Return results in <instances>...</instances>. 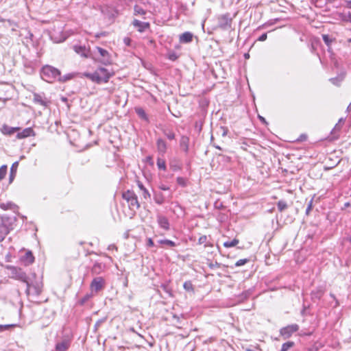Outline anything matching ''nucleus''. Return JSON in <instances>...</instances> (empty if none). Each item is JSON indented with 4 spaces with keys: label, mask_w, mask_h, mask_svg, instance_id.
I'll return each mask as SVG.
<instances>
[{
    "label": "nucleus",
    "mask_w": 351,
    "mask_h": 351,
    "mask_svg": "<svg viewBox=\"0 0 351 351\" xmlns=\"http://www.w3.org/2000/svg\"><path fill=\"white\" fill-rule=\"evenodd\" d=\"M342 126L340 124H337L335 125L333 129L330 132V138L332 140H337L339 138L340 136V132L341 130Z\"/></svg>",
    "instance_id": "25"
},
{
    "label": "nucleus",
    "mask_w": 351,
    "mask_h": 351,
    "mask_svg": "<svg viewBox=\"0 0 351 351\" xmlns=\"http://www.w3.org/2000/svg\"><path fill=\"white\" fill-rule=\"evenodd\" d=\"M176 181L178 185L182 187H185L187 186V180L183 177H178L176 178Z\"/></svg>",
    "instance_id": "43"
},
{
    "label": "nucleus",
    "mask_w": 351,
    "mask_h": 351,
    "mask_svg": "<svg viewBox=\"0 0 351 351\" xmlns=\"http://www.w3.org/2000/svg\"><path fill=\"white\" fill-rule=\"evenodd\" d=\"M249 261L250 260L247 258L240 259L236 262L235 267H240L244 265L245 263H248Z\"/></svg>",
    "instance_id": "49"
},
{
    "label": "nucleus",
    "mask_w": 351,
    "mask_h": 351,
    "mask_svg": "<svg viewBox=\"0 0 351 351\" xmlns=\"http://www.w3.org/2000/svg\"><path fill=\"white\" fill-rule=\"evenodd\" d=\"M345 123V119L343 118H341L339 119L338 123L337 124H340V125L343 126Z\"/></svg>",
    "instance_id": "63"
},
{
    "label": "nucleus",
    "mask_w": 351,
    "mask_h": 351,
    "mask_svg": "<svg viewBox=\"0 0 351 351\" xmlns=\"http://www.w3.org/2000/svg\"><path fill=\"white\" fill-rule=\"evenodd\" d=\"M7 22L8 23L9 25L11 26V31L12 32H15L17 31V27H19L18 23L10 19H8Z\"/></svg>",
    "instance_id": "44"
},
{
    "label": "nucleus",
    "mask_w": 351,
    "mask_h": 351,
    "mask_svg": "<svg viewBox=\"0 0 351 351\" xmlns=\"http://www.w3.org/2000/svg\"><path fill=\"white\" fill-rule=\"evenodd\" d=\"M294 346V342L287 341L282 345V348L280 351H287L289 349Z\"/></svg>",
    "instance_id": "42"
},
{
    "label": "nucleus",
    "mask_w": 351,
    "mask_h": 351,
    "mask_svg": "<svg viewBox=\"0 0 351 351\" xmlns=\"http://www.w3.org/2000/svg\"><path fill=\"white\" fill-rule=\"evenodd\" d=\"M71 340L70 339H64L58 342L55 346L56 351H66L71 346Z\"/></svg>",
    "instance_id": "12"
},
{
    "label": "nucleus",
    "mask_w": 351,
    "mask_h": 351,
    "mask_svg": "<svg viewBox=\"0 0 351 351\" xmlns=\"http://www.w3.org/2000/svg\"><path fill=\"white\" fill-rule=\"evenodd\" d=\"M278 210L282 212L288 208V205L285 200H280L277 203Z\"/></svg>",
    "instance_id": "34"
},
{
    "label": "nucleus",
    "mask_w": 351,
    "mask_h": 351,
    "mask_svg": "<svg viewBox=\"0 0 351 351\" xmlns=\"http://www.w3.org/2000/svg\"><path fill=\"white\" fill-rule=\"evenodd\" d=\"M156 164L159 169H162L163 171L167 169L165 160L161 157H158Z\"/></svg>",
    "instance_id": "33"
},
{
    "label": "nucleus",
    "mask_w": 351,
    "mask_h": 351,
    "mask_svg": "<svg viewBox=\"0 0 351 351\" xmlns=\"http://www.w3.org/2000/svg\"><path fill=\"white\" fill-rule=\"evenodd\" d=\"M239 243V239H234L232 241H228L224 242L223 246L227 248L232 247L236 246Z\"/></svg>",
    "instance_id": "36"
},
{
    "label": "nucleus",
    "mask_w": 351,
    "mask_h": 351,
    "mask_svg": "<svg viewBox=\"0 0 351 351\" xmlns=\"http://www.w3.org/2000/svg\"><path fill=\"white\" fill-rule=\"evenodd\" d=\"M93 295L92 293H87L83 298H82L79 301L78 304L81 306L84 305L91 298Z\"/></svg>",
    "instance_id": "39"
},
{
    "label": "nucleus",
    "mask_w": 351,
    "mask_h": 351,
    "mask_svg": "<svg viewBox=\"0 0 351 351\" xmlns=\"http://www.w3.org/2000/svg\"><path fill=\"white\" fill-rule=\"evenodd\" d=\"M11 271L12 278L25 282L29 278L26 273L21 269L14 266L9 267Z\"/></svg>",
    "instance_id": "6"
},
{
    "label": "nucleus",
    "mask_w": 351,
    "mask_h": 351,
    "mask_svg": "<svg viewBox=\"0 0 351 351\" xmlns=\"http://www.w3.org/2000/svg\"><path fill=\"white\" fill-rule=\"evenodd\" d=\"M147 245L148 247H153L154 245V241L151 238L148 239Z\"/></svg>",
    "instance_id": "60"
},
{
    "label": "nucleus",
    "mask_w": 351,
    "mask_h": 351,
    "mask_svg": "<svg viewBox=\"0 0 351 351\" xmlns=\"http://www.w3.org/2000/svg\"><path fill=\"white\" fill-rule=\"evenodd\" d=\"M198 243L200 245L204 243L205 247H206V246L212 247L213 246V244L208 242V237L206 235H203L199 238Z\"/></svg>",
    "instance_id": "38"
},
{
    "label": "nucleus",
    "mask_w": 351,
    "mask_h": 351,
    "mask_svg": "<svg viewBox=\"0 0 351 351\" xmlns=\"http://www.w3.org/2000/svg\"><path fill=\"white\" fill-rule=\"evenodd\" d=\"M134 15H145L146 14V11L141 8V6L136 5L134 7Z\"/></svg>",
    "instance_id": "35"
},
{
    "label": "nucleus",
    "mask_w": 351,
    "mask_h": 351,
    "mask_svg": "<svg viewBox=\"0 0 351 351\" xmlns=\"http://www.w3.org/2000/svg\"><path fill=\"white\" fill-rule=\"evenodd\" d=\"M95 51L99 53V57L97 58V60L104 65H109L112 64L111 56L108 51L100 47H96Z\"/></svg>",
    "instance_id": "5"
},
{
    "label": "nucleus",
    "mask_w": 351,
    "mask_h": 351,
    "mask_svg": "<svg viewBox=\"0 0 351 351\" xmlns=\"http://www.w3.org/2000/svg\"><path fill=\"white\" fill-rule=\"evenodd\" d=\"M137 185L140 190L142 191V195L144 197L145 199H147L150 197V194L149 191L147 190V189L143 186V184L141 182H137Z\"/></svg>",
    "instance_id": "32"
},
{
    "label": "nucleus",
    "mask_w": 351,
    "mask_h": 351,
    "mask_svg": "<svg viewBox=\"0 0 351 351\" xmlns=\"http://www.w3.org/2000/svg\"><path fill=\"white\" fill-rule=\"evenodd\" d=\"M159 189L162 191H167L169 189V187L165 184H161L159 185Z\"/></svg>",
    "instance_id": "58"
},
{
    "label": "nucleus",
    "mask_w": 351,
    "mask_h": 351,
    "mask_svg": "<svg viewBox=\"0 0 351 351\" xmlns=\"http://www.w3.org/2000/svg\"><path fill=\"white\" fill-rule=\"evenodd\" d=\"M183 287L186 291L194 292V287L191 280L184 282Z\"/></svg>",
    "instance_id": "37"
},
{
    "label": "nucleus",
    "mask_w": 351,
    "mask_h": 351,
    "mask_svg": "<svg viewBox=\"0 0 351 351\" xmlns=\"http://www.w3.org/2000/svg\"><path fill=\"white\" fill-rule=\"evenodd\" d=\"M135 112L141 119L147 122L149 121V118L143 108L141 107H136L135 108Z\"/></svg>",
    "instance_id": "26"
},
{
    "label": "nucleus",
    "mask_w": 351,
    "mask_h": 351,
    "mask_svg": "<svg viewBox=\"0 0 351 351\" xmlns=\"http://www.w3.org/2000/svg\"><path fill=\"white\" fill-rule=\"evenodd\" d=\"M122 197L128 203V206L130 210H136L140 208L137 195L133 191L128 190L123 192Z\"/></svg>",
    "instance_id": "3"
},
{
    "label": "nucleus",
    "mask_w": 351,
    "mask_h": 351,
    "mask_svg": "<svg viewBox=\"0 0 351 351\" xmlns=\"http://www.w3.org/2000/svg\"><path fill=\"white\" fill-rule=\"evenodd\" d=\"M170 167H171V169L173 171H174L180 169V166L176 165H173L171 162L170 163Z\"/></svg>",
    "instance_id": "56"
},
{
    "label": "nucleus",
    "mask_w": 351,
    "mask_h": 351,
    "mask_svg": "<svg viewBox=\"0 0 351 351\" xmlns=\"http://www.w3.org/2000/svg\"><path fill=\"white\" fill-rule=\"evenodd\" d=\"M16 324H5V325H1L0 324V332L9 330L12 328L16 327Z\"/></svg>",
    "instance_id": "48"
},
{
    "label": "nucleus",
    "mask_w": 351,
    "mask_h": 351,
    "mask_svg": "<svg viewBox=\"0 0 351 351\" xmlns=\"http://www.w3.org/2000/svg\"><path fill=\"white\" fill-rule=\"evenodd\" d=\"M267 38V33H264V34H263L261 36H260L258 37L257 40L261 41V42H263V41L266 40Z\"/></svg>",
    "instance_id": "54"
},
{
    "label": "nucleus",
    "mask_w": 351,
    "mask_h": 351,
    "mask_svg": "<svg viewBox=\"0 0 351 351\" xmlns=\"http://www.w3.org/2000/svg\"><path fill=\"white\" fill-rule=\"evenodd\" d=\"M99 72H98V69H97L94 73H84V75L90 79L91 81H93V82H95L97 84H101V79L100 77L99 76Z\"/></svg>",
    "instance_id": "22"
},
{
    "label": "nucleus",
    "mask_w": 351,
    "mask_h": 351,
    "mask_svg": "<svg viewBox=\"0 0 351 351\" xmlns=\"http://www.w3.org/2000/svg\"><path fill=\"white\" fill-rule=\"evenodd\" d=\"M26 284L25 293L27 295L30 293L38 295L41 293V287L38 282L33 283L29 278L25 282Z\"/></svg>",
    "instance_id": "8"
},
{
    "label": "nucleus",
    "mask_w": 351,
    "mask_h": 351,
    "mask_svg": "<svg viewBox=\"0 0 351 351\" xmlns=\"http://www.w3.org/2000/svg\"><path fill=\"white\" fill-rule=\"evenodd\" d=\"M40 76L43 80L49 83H52L56 80H61L60 70L50 65H45L42 67Z\"/></svg>",
    "instance_id": "2"
},
{
    "label": "nucleus",
    "mask_w": 351,
    "mask_h": 351,
    "mask_svg": "<svg viewBox=\"0 0 351 351\" xmlns=\"http://www.w3.org/2000/svg\"><path fill=\"white\" fill-rule=\"evenodd\" d=\"M16 221V217H10L8 215H0V243L14 229Z\"/></svg>",
    "instance_id": "1"
},
{
    "label": "nucleus",
    "mask_w": 351,
    "mask_h": 351,
    "mask_svg": "<svg viewBox=\"0 0 351 351\" xmlns=\"http://www.w3.org/2000/svg\"><path fill=\"white\" fill-rule=\"evenodd\" d=\"M158 243L162 245H165L169 247L177 246V244L174 241L169 239H160L158 241Z\"/></svg>",
    "instance_id": "31"
},
{
    "label": "nucleus",
    "mask_w": 351,
    "mask_h": 351,
    "mask_svg": "<svg viewBox=\"0 0 351 351\" xmlns=\"http://www.w3.org/2000/svg\"><path fill=\"white\" fill-rule=\"evenodd\" d=\"M341 19L343 21L351 23V12H349L347 14L343 15Z\"/></svg>",
    "instance_id": "51"
},
{
    "label": "nucleus",
    "mask_w": 351,
    "mask_h": 351,
    "mask_svg": "<svg viewBox=\"0 0 351 351\" xmlns=\"http://www.w3.org/2000/svg\"><path fill=\"white\" fill-rule=\"evenodd\" d=\"M157 222L161 228H162L165 230H169V228H170L169 222L168 219L165 216L160 215H158L157 216Z\"/></svg>",
    "instance_id": "16"
},
{
    "label": "nucleus",
    "mask_w": 351,
    "mask_h": 351,
    "mask_svg": "<svg viewBox=\"0 0 351 351\" xmlns=\"http://www.w3.org/2000/svg\"><path fill=\"white\" fill-rule=\"evenodd\" d=\"M313 208V199H311L308 204L307 208L306 209V215H308L310 212L311 211Z\"/></svg>",
    "instance_id": "52"
},
{
    "label": "nucleus",
    "mask_w": 351,
    "mask_h": 351,
    "mask_svg": "<svg viewBox=\"0 0 351 351\" xmlns=\"http://www.w3.org/2000/svg\"><path fill=\"white\" fill-rule=\"evenodd\" d=\"M27 31V35L24 38V40H23V43L28 46L29 45L33 43L34 34L28 29H25Z\"/></svg>",
    "instance_id": "28"
},
{
    "label": "nucleus",
    "mask_w": 351,
    "mask_h": 351,
    "mask_svg": "<svg viewBox=\"0 0 351 351\" xmlns=\"http://www.w3.org/2000/svg\"><path fill=\"white\" fill-rule=\"evenodd\" d=\"M171 60H176L177 59V56L175 53L171 54L169 57Z\"/></svg>",
    "instance_id": "62"
},
{
    "label": "nucleus",
    "mask_w": 351,
    "mask_h": 351,
    "mask_svg": "<svg viewBox=\"0 0 351 351\" xmlns=\"http://www.w3.org/2000/svg\"><path fill=\"white\" fill-rule=\"evenodd\" d=\"M221 130L222 131V136H226L227 133H228V130L227 129V128H225V127H221L220 128Z\"/></svg>",
    "instance_id": "59"
},
{
    "label": "nucleus",
    "mask_w": 351,
    "mask_h": 351,
    "mask_svg": "<svg viewBox=\"0 0 351 351\" xmlns=\"http://www.w3.org/2000/svg\"><path fill=\"white\" fill-rule=\"evenodd\" d=\"M154 200H155V202L159 205L162 204L165 202V199L162 194L156 195L154 197Z\"/></svg>",
    "instance_id": "45"
},
{
    "label": "nucleus",
    "mask_w": 351,
    "mask_h": 351,
    "mask_svg": "<svg viewBox=\"0 0 351 351\" xmlns=\"http://www.w3.org/2000/svg\"><path fill=\"white\" fill-rule=\"evenodd\" d=\"M105 286V280L102 277H97L92 280L90 288L92 292L97 293L102 290Z\"/></svg>",
    "instance_id": "9"
},
{
    "label": "nucleus",
    "mask_w": 351,
    "mask_h": 351,
    "mask_svg": "<svg viewBox=\"0 0 351 351\" xmlns=\"http://www.w3.org/2000/svg\"><path fill=\"white\" fill-rule=\"evenodd\" d=\"M193 34L190 32H185L180 35L179 41L180 43H189L193 40Z\"/></svg>",
    "instance_id": "20"
},
{
    "label": "nucleus",
    "mask_w": 351,
    "mask_h": 351,
    "mask_svg": "<svg viewBox=\"0 0 351 351\" xmlns=\"http://www.w3.org/2000/svg\"><path fill=\"white\" fill-rule=\"evenodd\" d=\"M19 130H20V128H19V127H10L7 125H3L1 128V132L3 134L9 135V136L13 134L16 132H19Z\"/></svg>",
    "instance_id": "21"
},
{
    "label": "nucleus",
    "mask_w": 351,
    "mask_h": 351,
    "mask_svg": "<svg viewBox=\"0 0 351 351\" xmlns=\"http://www.w3.org/2000/svg\"><path fill=\"white\" fill-rule=\"evenodd\" d=\"M322 38H323V40L324 42L325 43V44L328 47H330L332 43L333 42L334 39H332V38H330L329 36V35L328 34H323L322 35Z\"/></svg>",
    "instance_id": "41"
},
{
    "label": "nucleus",
    "mask_w": 351,
    "mask_h": 351,
    "mask_svg": "<svg viewBox=\"0 0 351 351\" xmlns=\"http://www.w3.org/2000/svg\"><path fill=\"white\" fill-rule=\"evenodd\" d=\"M346 7L347 8L351 9V0H350V1H347L346 2Z\"/></svg>",
    "instance_id": "64"
},
{
    "label": "nucleus",
    "mask_w": 351,
    "mask_h": 351,
    "mask_svg": "<svg viewBox=\"0 0 351 351\" xmlns=\"http://www.w3.org/2000/svg\"><path fill=\"white\" fill-rule=\"evenodd\" d=\"M105 267L106 265L104 263L95 262L91 268V273L93 275L100 274L104 271Z\"/></svg>",
    "instance_id": "17"
},
{
    "label": "nucleus",
    "mask_w": 351,
    "mask_h": 351,
    "mask_svg": "<svg viewBox=\"0 0 351 351\" xmlns=\"http://www.w3.org/2000/svg\"><path fill=\"white\" fill-rule=\"evenodd\" d=\"M208 267L210 269L219 268L220 267V264L219 263H217V262H215V263H210L208 265Z\"/></svg>",
    "instance_id": "55"
},
{
    "label": "nucleus",
    "mask_w": 351,
    "mask_h": 351,
    "mask_svg": "<svg viewBox=\"0 0 351 351\" xmlns=\"http://www.w3.org/2000/svg\"><path fill=\"white\" fill-rule=\"evenodd\" d=\"M7 165H2L0 167V180H3L7 173Z\"/></svg>",
    "instance_id": "47"
},
{
    "label": "nucleus",
    "mask_w": 351,
    "mask_h": 351,
    "mask_svg": "<svg viewBox=\"0 0 351 351\" xmlns=\"http://www.w3.org/2000/svg\"><path fill=\"white\" fill-rule=\"evenodd\" d=\"M300 328V326L297 324H293L282 328L280 330V335L283 337L284 339H289L292 335L296 332Z\"/></svg>",
    "instance_id": "7"
},
{
    "label": "nucleus",
    "mask_w": 351,
    "mask_h": 351,
    "mask_svg": "<svg viewBox=\"0 0 351 351\" xmlns=\"http://www.w3.org/2000/svg\"><path fill=\"white\" fill-rule=\"evenodd\" d=\"M164 134L169 140H173L175 138V133L172 130H164Z\"/></svg>",
    "instance_id": "46"
},
{
    "label": "nucleus",
    "mask_w": 351,
    "mask_h": 351,
    "mask_svg": "<svg viewBox=\"0 0 351 351\" xmlns=\"http://www.w3.org/2000/svg\"><path fill=\"white\" fill-rule=\"evenodd\" d=\"M217 27L222 30H228L232 28V19L229 13L217 16Z\"/></svg>",
    "instance_id": "4"
},
{
    "label": "nucleus",
    "mask_w": 351,
    "mask_h": 351,
    "mask_svg": "<svg viewBox=\"0 0 351 351\" xmlns=\"http://www.w3.org/2000/svg\"><path fill=\"white\" fill-rule=\"evenodd\" d=\"M73 49L77 53L80 54L82 56L87 57L86 53V49L84 46L74 45Z\"/></svg>",
    "instance_id": "30"
},
{
    "label": "nucleus",
    "mask_w": 351,
    "mask_h": 351,
    "mask_svg": "<svg viewBox=\"0 0 351 351\" xmlns=\"http://www.w3.org/2000/svg\"><path fill=\"white\" fill-rule=\"evenodd\" d=\"M273 24H274V23H273V22L265 23L263 24L262 25L258 26L257 27V30H259L261 29L265 28V27H267L268 25H273Z\"/></svg>",
    "instance_id": "53"
},
{
    "label": "nucleus",
    "mask_w": 351,
    "mask_h": 351,
    "mask_svg": "<svg viewBox=\"0 0 351 351\" xmlns=\"http://www.w3.org/2000/svg\"><path fill=\"white\" fill-rule=\"evenodd\" d=\"M10 88L6 84H0V101L8 99L9 95L8 92Z\"/></svg>",
    "instance_id": "18"
},
{
    "label": "nucleus",
    "mask_w": 351,
    "mask_h": 351,
    "mask_svg": "<svg viewBox=\"0 0 351 351\" xmlns=\"http://www.w3.org/2000/svg\"><path fill=\"white\" fill-rule=\"evenodd\" d=\"M324 293V289L322 288H318L311 292V298L312 299L319 300L323 296Z\"/></svg>",
    "instance_id": "29"
},
{
    "label": "nucleus",
    "mask_w": 351,
    "mask_h": 351,
    "mask_svg": "<svg viewBox=\"0 0 351 351\" xmlns=\"http://www.w3.org/2000/svg\"><path fill=\"white\" fill-rule=\"evenodd\" d=\"M33 101L44 107H47L49 103L47 99L45 97L44 94L34 93Z\"/></svg>",
    "instance_id": "13"
},
{
    "label": "nucleus",
    "mask_w": 351,
    "mask_h": 351,
    "mask_svg": "<svg viewBox=\"0 0 351 351\" xmlns=\"http://www.w3.org/2000/svg\"><path fill=\"white\" fill-rule=\"evenodd\" d=\"M97 69L99 72V76L100 78H101V83H107L114 74L113 73L109 72L108 69L104 67H99Z\"/></svg>",
    "instance_id": "11"
},
{
    "label": "nucleus",
    "mask_w": 351,
    "mask_h": 351,
    "mask_svg": "<svg viewBox=\"0 0 351 351\" xmlns=\"http://www.w3.org/2000/svg\"><path fill=\"white\" fill-rule=\"evenodd\" d=\"M0 208L3 210H11L16 213L18 212L19 206L12 202H8L6 203H1Z\"/></svg>",
    "instance_id": "19"
},
{
    "label": "nucleus",
    "mask_w": 351,
    "mask_h": 351,
    "mask_svg": "<svg viewBox=\"0 0 351 351\" xmlns=\"http://www.w3.org/2000/svg\"><path fill=\"white\" fill-rule=\"evenodd\" d=\"M21 261L24 263L25 265H29L34 262V256H33L32 252L28 251L22 257Z\"/></svg>",
    "instance_id": "23"
},
{
    "label": "nucleus",
    "mask_w": 351,
    "mask_h": 351,
    "mask_svg": "<svg viewBox=\"0 0 351 351\" xmlns=\"http://www.w3.org/2000/svg\"><path fill=\"white\" fill-rule=\"evenodd\" d=\"M189 138L186 136H182L180 141V146L185 153L189 151Z\"/></svg>",
    "instance_id": "24"
},
{
    "label": "nucleus",
    "mask_w": 351,
    "mask_h": 351,
    "mask_svg": "<svg viewBox=\"0 0 351 351\" xmlns=\"http://www.w3.org/2000/svg\"><path fill=\"white\" fill-rule=\"evenodd\" d=\"M343 80V75L332 77L330 79V81L335 86H340L341 82Z\"/></svg>",
    "instance_id": "40"
},
{
    "label": "nucleus",
    "mask_w": 351,
    "mask_h": 351,
    "mask_svg": "<svg viewBox=\"0 0 351 351\" xmlns=\"http://www.w3.org/2000/svg\"><path fill=\"white\" fill-rule=\"evenodd\" d=\"M18 167H19L18 161H16L12 164V165L10 168V178H9L10 182H12L13 181V180L14 179L16 174V171H17Z\"/></svg>",
    "instance_id": "27"
},
{
    "label": "nucleus",
    "mask_w": 351,
    "mask_h": 351,
    "mask_svg": "<svg viewBox=\"0 0 351 351\" xmlns=\"http://www.w3.org/2000/svg\"><path fill=\"white\" fill-rule=\"evenodd\" d=\"M131 39L128 37H125L123 39V43L127 45V46H130V43H131Z\"/></svg>",
    "instance_id": "57"
},
{
    "label": "nucleus",
    "mask_w": 351,
    "mask_h": 351,
    "mask_svg": "<svg viewBox=\"0 0 351 351\" xmlns=\"http://www.w3.org/2000/svg\"><path fill=\"white\" fill-rule=\"evenodd\" d=\"M69 79H71V76H70V75H65V76H64V77H63V78H62V77H61V80H60V82H65V81H66V80H69Z\"/></svg>",
    "instance_id": "61"
},
{
    "label": "nucleus",
    "mask_w": 351,
    "mask_h": 351,
    "mask_svg": "<svg viewBox=\"0 0 351 351\" xmlns=\"http://www.w3.org/2000/svg\"><path fill=\"white\" fill-rule=\"evenodd\" d=\"M132 25L137 29L139 32H144L146 29H149L150 24L148 22H142L139 20L134 19L132 22Z\"/></svg>",
    "instance_id": "14"
},
{
    "label": "nucleus",
    "mask_w": 351,
    "mask_h": 351,
    "mask_svg": "<svg viewBox=\"0 0 351 351\" xmlns=\"http://www.w3.org/2000/svg\"><path fill=\"white\" fill-rule=\"evenodd\" d=\"M34 136H35V132L32 128H25L23 131L19 132L16 134V137L19 139Z\"/></svg>",
    "instance_id": "15"
},
{
    "label": "nucleus",
    "mask_w": 351,
    "mask_h": 351,
    "mask_svg": "<svg viewBox=\"0 0 351 351\" xmlns=\"http://www.w3.org/2000/svg\"><path fill=\"white\" fill-rule=\"evenodd\" d=\"M161 289L165 291L167 293H168L169 295H171V289L169 287L168 285H165V284H162L161 286H160Z\"/></svg>",
    "instance_id": "50"
},
{
    "label": "nucleus",
    "mask_w": 351,
    "mask_h": 351,
    "mask_svg": "<svg viewBox=\"0 0 351 351\" xmlns=\"http://www.w3.org/2000/svg\"><path fill=\"white\" fill-rule=\"evenodd\" d=\"M156 149H157V152H158V154L161 157H163L167 150V145L166 141L161 138H158L156 140Z\"/></svg>",
    "instance_id": "10"
}]
</instances>
